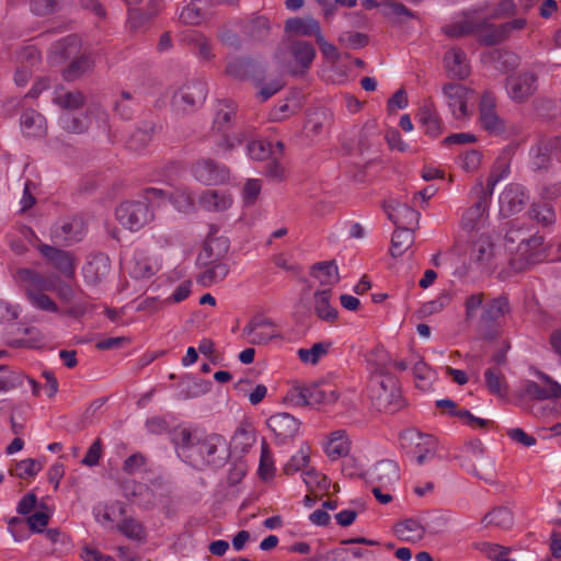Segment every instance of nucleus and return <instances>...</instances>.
Returning a JSON list of instances; mask_svg holds the SVG:
<instances>
[{"label": "nucleus", "instance_id": "1", "mask_svg": "<svg viewBox=\"0 0 561 561\" xmlns=\"http://www.w3.org/2000/svg\"><path fill=\"white\" fill-rule=\"evenodd\" d=\"M152 213L144 202H125L116 208V225L113 227V237L117 240L128 241L151 218Z\"/></svg>", "mask_w": 561, "mask_h": 561}, {"label": "nucleus", "instance_id": "2", "mask_svg": "<svg viewBox=\"0 0 561 561\" xmlns=\"http://www.w3.org/2000/svg\"><path fill=\"white\" fill-rule=\"evenodd\" d=\"M381 391L377 393L376 400L380 411L393 412L402 407L400 389L396 378L385 375L379 381Z\"/></svg>", "mask_w": 561, "mask_h": 561}, {"label": "nucleus", "instance_id": "3", "mask_svg": "<svg viewBox=\"0 0 561 561\" xmlns=\"http://www.w3.org/2000/svg\"><path fill=\"white\" fill-rule=\"evenodd\" d=\"M287 49L297 66V68L289 69L290 75L298 76L305 73L316 57L313 45L309 42L297 39L290 42Z\"/></svg>", "mask_w": 561, "mask_h": 561}, {"label": "nucleus", "instance_id": "4", "mask_svg": "<svg viewBox=\"0 0 561 561\" xmlns=\"http://www.w3.org/2000/svg\"><path fill=\"white\" fill-rule=\"evenodd\" d=\"M194 173L198 180L209 185L221 184L229 179V170L210 158L197 161Z\"/></svg>", "mask_w": 561, "mask_h": 561}, {"label": "nucleus", "instance_id": "5", "mask_svg": "<svg viewBox=\"0 0 561 561\" xmlns=\"http://www.w3.org/2000/svg\"><path fill=\"white\" fill-rule=\"evenodd\" d=\"M38 251L61 274H64L67 277H73L75 259L69 252L47 244L38 245Z\"/></svg>", "mask_w": 561, "mask_h": 561}, {"label": "nucleus", "instance_id": "6", "mask_svg": "<svg viewBox=\"0 0 561 561\" xmlns=\"http://www.w3.org/2000/svg\"><path fill=\"white\" fill-rule=\"evenodd\" d=\"M218 228L211 226L204 243V253L199 255V260H204L205 265L208 260L214 262L222 259L229 251V240L226 237L216 236Z\"/></svg>", "mask_w": 561, "mask_h": 561}, {"label": "nucleus", "instance_id": "7", "mask_svg": "<svg viewBox=\"0 0 561 561\" xmlns=\"http://www.w3.org/2000/svg\"><path fill=\"white\" fill-rule=\"evenodd\" d=\"M538 77L534 72L519 73L511 77L507 82L511 84L512 98L515 101L524 102L537 91Z\"/></svg>", "mask_w": 561, "mask_h": 561}, {"label": "nucleus", "instance_id": "8", "mask_svg": "<svg viewBox=\"0 0 561 561\" xmlns=\"http://www.w3.org/2000/svg\"><path fill=\"white\" fill-rule=\"evenodd\" d=\"M495 101L485 93L480 102V121L482 126L490 133L502 134L505 131L504 122L494 111Z\"/></svg>", "mask_w": 561, "mask_h": 561}, {"label": "nucleus", "instance_id": "9", "mask_svg": "<svg viewBox=\"0 0 561 561\" xmlns=\"http://www.w3.org/2000/svg\"><path fill=\"white\" fill-rule=\"evenodd\" d=\"M325 394L317 386L311 388L296 387L293 392L285 397L286 402L297 407L320 404L324 401Z\"/></svg>", "mask_w": 561, "mask_h": 561}, {"label": "nucleus", "instance_id": "10", "mask_svg": "<svg viewBox=\"0 0 561 561\" xmlns=\"http://www.w3.org/2000/svg\"><path fill=\"white\" fill-rule=\"evenodd\" d=\"M226 73L234 79L244 80L256 77L261 71L255 60L245 57H237L228 62Z\"/></svg>", "mask_w": 561, "mask_h": 561}, {"label": "nucleus", "instance_id": "11", "mask_svg": "<svg viewBox=\"0 0 561 561\" xmlns=\"http://www.w3.org/2000/svg\"><path fill=\"white\" fill-rule=\"evenodd\" d=\"M268 427L279 436H294L300 426V422L294 415L286 412H278L267 420Z\"/></svg>", "mask_w": 561, "mask_h": 561}, {"label": "nucleus", "instance_id": "12", "mask_svg": "<svg viewBox=\"0 0 561 561\" xmlns=\"http://www.w3.org/2000/svg\"><path fill=\"white\" fill-rule=\"evenodd\" d=\"M245 331L253 335L254 344H265L276 336L273 322L261 316L253 318Z\"/></svg>", "mask_w": 561, "mask_h": 561}, {"label": "nucleus", "instance_id": "13", "mask_svg": "<svg viewBox=\"0 0 561 561\" xmlns=\"http://www.w3.org/2000/svg\"><path fill=\"white\" fill-rule=\"evenodd\" d=\"M542 242L543 238L540 236H526V239H523L519 256L512 257L510 261L512 268L516 272L525 271L533 263L530 261V256H533V254H529L530 250L538 249Z\"/></svg>", "mask_w": 561, "mask_h": 561}, {"label": "nucleus", "instance_id": "14", "mask_svg": "<svg viewBox=\"0 0 561 561\" xmlns=\"http://www.w3.org/2000/svg\"><path fill=\"white\" fill-rule=\"evenodd\" d=\"M446 68L458 80L466 79L470 73V67L466 62V54L460 48H451L445 55Z\"/></svg>", "mask_w": 561, "mask_h": 561}, {"label": "nucleus", "instance_id": "15", "mask_svg": "<svg viewBox=\"0 0 561 561\" xmlns=\"http://www.w3.org/2000/svg\"><path fill=\"white\" fill-rule=\"evenodd\" d=\"M511 312V306L507 297L500 296L490 300L484 307L481 314V323H495L500 318Z\"/></svg>", "mask_w": 561, "mask_h": 561}, {"label": "nucleus", "instance_id": "16", "mask_svg": "<svg viewBox=\"0 0 561 561\" xmlns=\"http://www.w3.org/2000/svg\"><path fill=\"white\" fill-rule=\"evenodd\" d=\"M285 32L298 36L314 35L317 37L321 28L319 22L312 18H291L285 23Z\"/></svg>", "mask_w": 561, "mask_h": 561}, {"label": "nucleus", "instance_id": "17", "mask_svg": "<svg viewBox=\"0 0 561 561\" xmlns=\"http://www.w3.org/2000/svg\"><path fill=\"white\" fill-rule=\"evenodd\" d=\"M313 298L316 314L323 321L334 322L337 319V310L330 306L331 290L316 291Z\"/></svg>", "mask_w": 561, "mask_h": 561}, {"label": "nucleus", "instance_id": "18", "mask_svg": "<svg viewBox=\"0 0 561 561\" xmlns=\"http://www.w3.org/2000/svg\"><path fill=\"white\" fill-rule=\"evenodd\" d=\"M394 531L401 540L414 542L423 538L425 528L420 522L408 518L398 523L394 526Z\"/></svg>", "mask_w": 561, "mask_h": 561}, {"label": "nucleus", "instance_id": "19", "mask_svg": "<svg viewBox=\"0 0 561 561\" xmlns=\"http://www.w3.org/2000/svg\"><path fill=\"white\" fill-rule=\"evenodd\" d=\"M414 242V230L397 226L391 239V255L393 257L402 255Z\"/></svg>", "mask_w": 561, "mask_h": 561}, {"label": "nucleus", "instance_id": "20", "mask_svg": "<svg viewBox=\"0 0 561 561\" xmlns=\"http://www.w3.org/2000/svg\"><path fill=\"white\" fill-rule=\"evenodd\" d=\"M199 203L208 210L222 211L232 205V198L217 191H206L201 195Z\"/></svg>", "mask_w": 561, "mask_h": 561}, {"label": "nucleus", "instance_id": "21", "mask_svg": "<svg viewBox=\"0 0 561 561\" xmlns=\"http://www.w3.org/2000/svg\"><path fill=\"white\" fill-rule=\"evenodd\" d=\"M472 254L478 263L490 266L494 257V243L489 237L481 236L473 242Z\"/></svg>", "mask_w": 561, "mask_h": 561}, {"label": "nucleus", "instance_id": "22", "mask_svg": "<svg viewBox=\"0 0 561 561\" xmlns=\"http://www.w3.org/2000/svg\"><path fill=\"white\" fill-rule=\"evenodd\" d=\"M325 451L332 459H339L348 454L350 444L345 439L344 431H335L330 434Z\"/></svg>", "mask_w": 561, "mask_h": 561}, {"label": "nucleus", "instance_id": "23", "mask_svg": "<svg viewBox=\"0 0 561 561\" xmlns=\"http://www.w3.org/2000/svg\"><path fill=\"white\" fill-rule=\"evenodd\" d=\"M20 123L27 130L34 128V131L32 133L33 136L42 137L47 134V126L44 116L34 110L25 111L21 116Z\"/></svg>", "mask_w": 561, "mask_h": 561}, {"label": "nucleus", "instance_id": "24", "mask_svg": "<svg viewBox=\"0 0 561 561\" xmlns=\"http://www.w3.org/2000/svg\"><path fill=\"white\" fill-rule=\"evenodd\" d=\"M479 27L490 30V33L484 34L480 38V42L485 46H495L508 37L507 27H504L503 24L494 25L489 23L488 20H483L479 23Z\"/></svg>", "mask_w": 561, "mask_h": 561}, {"label": "nucleus", "instance_id": "25", "mask_svg": "<svg viewBox=\"0 0 561 561\" xmlns=\"http://www.w3.org/2000/svg\"><path fill=\"white\" fill-rule=\"evenodd\" d=\"M419 121L425 127V134L438 137L443 131L442 119L435 111L423 107L419 113Z\"/></svg>", "mask_w": 561, "mask_h": 561}, {"label": "nucleus", "instance_id": "26", "mask_svg": "<svg viewBox=\"0 0 561 561\" xmlns=\"http://www.w3.org/2000/svg\"><path fill=\"white\" fill-rule=\"evenodd\" d=\"M92 67L93 60L89 56L81 55L80 57L73 58L69 66L64 70V77L68 81L76 80L92 69Z\"/></svg>", "mask_w": 561, "mask_h": 561}, {"label": "nucleus", "instance_id": "27", "mask_svg": "<svg viewBox=\"0 0 561 561\" xmlns=\"http://www.w3.org/2000/svg\"><path fill=\"white\" fill-rule=\"evenodd\" d=\"M16 275L21 280L28 283L35 289L49 290L53 287V283L48 278L32 268H20L16 271Z\"/></svg>", "mask_w": 561, "mask_h": 561}, {"label": "nucleus", "instance_id": "28", "mask_svg": "<svg viewBox=\"0 0 561 561\" xmlns=\"http://www.w3.org/2000/svg\"><path fill=\"white\" fill-rule=\"evenodd\" d=\"M111 271V261L106 255L99 254L89 263L88 273H91V280L100 283Z\"/></svg>", "mask_w": 561, "mask_h": 561}, {"label": "nucleus", "instance_id": "29", "mask_svg": "<svg viewBox=\"0 0 561 561\" xmlns=\"http://www.w3.org/2000/svg\"><path fill=\"white\" fill-rule=\"evenodd\" d=\"M317 272H323L325 276V278L321 280L322 285H332L340 280V274L334 260L313 264L310 272L311 276L319 277Z\"/></svg>", "mask_w": 561, "mask_h": 561}, {"label": "nucleus", "instance_id": "30", "mask_svg": "<svg viewBox=\"0 0 561 561\" xmlns=\"http://www.w3.org/2000/svg\"><path fill=\"white\" fill-rule=\"evenodd\" d=\"M54 102L65 110H77L81 108L85 104L84 94L77 90L67 92L60 96H57Z\"/></svg>", "mask_w": 561, "mask_h": 561}, {"label": "nucleus", "instance_id": "31", "mask_svg": "<svg viewBox=\"0 0 561 561\" xmlns=\"http://www.w3.org/2000/svg\"><path fill=\"white\" fill-rule=\"evenodd\" d=\"M158 1L159 0H152V9L149 12H145L141 9L129 10V23L133 30L141 27L158 14Z\"/></svg>", "mask_w": 561, "mask_h": 561}, {"label": "nucleus", "instance_id": "32", "mask_svg": "<svg viewBox=\"0 0 561 561\" xmlns=\"http://www.w3.org/2000/svg\"><path fill=\"white\" fill-rule=\"evenodd\" d=\"M270 21L265 16H257L247 26L248 34L255 41L264 39L270 33Z\"/></svg>", "mask_w": 561, "mask_h": 561}, {"label": "nucleus", "instance_id": "33", "mask_svg": "<svg viewBox=\"0 0 561 561\" xmlns=\"http://www.w3.org/2000/svg\"><path fill=\"white\" fill-rule=\"evenodd\" d=\"M204 16L205 12L201 4L193 1L183 9L180 20L187 25H197L204 20Z\"/></svg>", "mask_w": 561, "mask_h": 561}, {"label": "nucleus", "instance_id": "34", "mask_svg": "<svg viewBox=\"0 0 561 561\" xmlns=\"http://www.w3.org/2000/svg\"><path fill=\"white\" fill-rule=\"evenodd\" d=\"M80 50V41L76 36H69L60 41L56 47V53L64 60L76 58Z\"/></svg>", "mask_w": 561, "mask_h": 561}, {"label": "nucleus", "instance_id": "35", "mask_svg": "<svg viewBox=\"0 0 561 561\" xmlns=\"http://www.w3.org/2000/svg\"><path fill=\"white\" fill-rule=\"evenodd\" d=\"M499 180H500V176H496L493 174L489 178L488 190L486 191H484L483 188L481 190V195H480L479 199L474 203V205L472 207H470L471 209L478 210L479 213H482L484 215V213L488 208L489 198L491 197L493 188H494L495 184L499 182Z\"/></svg>", "mask_w": 561, "mask_h": 561}, {"label": "nucleus", "instance_id": "36", "mask_svg": "<svg viewBox=\"0 0 561 561\" xmlns=\"http://www.w3.org/2000/svg\"><path fill=\"white\" fill-rule=\"evenodd\" d=\"M531 218L542 225H550L554 220V213L550 205L542 204H534L531 208Z\"/></svg>", "mask_w": 561, "mask_h": 561}, {"label": "nucleus", "instance_id": "37", "mask_svg": "<svg viewBox=\"0 0 561 561\" xmlns=\"http://www.w3.org/2000/svg\"><path fill=\"white\" fill-rule=\"evenodd\" d=\"M339 42L348 48H362L368 44L369 39L364 33L345 32L339 37Z\"/></svg>", "mask_w": 561, "mask_h": 561}, {"label": "nucleus", "instance_id": "38", "mask_svg": "<svg viewBox=\"0 0 561 561\" xmlns=\"http://www.w3.org/2000/svg\"><path fill=\"white\" fill-rule=\"evenodd\" d=\"M309 463V455L300 449L291 459L285 465V474H294L295 472L302 470Z\"/></svg>", "mask_w": 561, "mask_h": 561}, {"label": "nucleus", "instance_id": "39", "mask_svg": "<svg viewBox=\"0 0 561 561\" xmlns=\"http://www.w3.org/2000/svg\"><path fill=\"white\" fill-rule=\"evenodd\" d=\"M262 184L260 180L250 179L243 186V203L245 206H251L257 199L261 193Z\"/></svg>", "mask_w": 561, "mask_h": 561}, {"label": "nucleus", "instance_id": "40", "mask_svg": "<svg viewBox=\"0 0 561 561\" xmlns=\"http://www.w3.org/2000/svg\"><path fill=\"white\" fill-rule=\"evenodd\" d=\"M558 148H561V138L560 137H554V138L542 141L538 149V154H537L538 161L536 162L537 168L543 167V163L548 160V152H550L554 149H558Z\"/></svg>", "mask_w": 561, "mask_h": 561}, {"label": "nucleus", "instance_id": "41", "mask_svg": "<svg viewBox=\"0 0 561 561\" xmlns=\"http://www.w3.org/2000/svg\"><path fill=\"white\" fill-rule=\"evenodd\" d=\"M248 152L253 160H265L270 158L272 153L271 144H265L264 141H252L248 145Z\"/></svg>", "mask_w": 561, "mask_h": 561}, {"label": "nucleus", "instance_id": "42", "mask_svg": "<svg viewBox=\"0 0 561 561\" xmlns=\"http://www.w3.org/2000/svg\"><path fill=\"white\" fill-rule=\"evenodd\" d=\"M50 516L45 512H36L25 518L26 525L33 533H42L48 525Z\"/></svg>", "mask_w": 561, "mask_h": 561}, {"label": "nucleus", "instance_id": "43", "mask_svg": "<svg viewBox=\"0 0 561 561\" xmlns=\"http://www.w3.org/2000/svg\"><path fill=\"white\" fill-rule=\"evenodd\" d=\"M41 469H42V466L38 461H36L34 459H25V460H21L20 462L16 463L15 474L19 478L24 479L26 477L35 476L38 471H41Z\"/></svg>", "mask_w": 561, "mask_h": 561}, {"label": "nucleus", "instance_id": "44", "mask_svg": "<svg viewBox=\"0 0 561 561\" xmlns=\"http://www.w3.org/2000/svg\"><path fill=\"white\" fill-rule=\"evenodd\" d=\"M228 272H229V270H228L227 265L217 264L214 267H210V268L206 270L204 273H202L199 275L198 280L203 285L208 286L215 282V279L217 278L218 275L221 278H225L227 276Z\"/></svg>", "mask_w": 561, "mask_h": 561}, {"label": "nucleus", "instance_id": "45", "mask_svg": "<svg viewBox=\"0 0 561 561\" xmlns=\"http://www.w3.org/2000/svg\"><path fill=\"white\" fill-rule=\"evenodd\" d=\"M273 472H274L273 459H272V456L270 455L267 445L264 444L262 447L259 473L262 479L267 480L268 478H271L273 476Z\"/></svg>", "mask_w": 561, "mask_h": 561}, {"label": "nucleus", "instance_id": "46", "mask_svg": "<svg viewBox=\"0 0 561 561\" xmlns=\"http://www.w3.org/2000/svg\"><path fill=\"white\" fill-rule=\"evenodd\" d=\"M119 530L130 539L140 540L144 536V528L134 519H125L119 526Z\"/></svg>", "mask_w": 561, "mask_h": 561}, {"label": "nucleus", "instance_id": "47", "mask_svg": "<svg viewBox=\"0 0 561 561\" xmlns=\"http://www.w3.org/2000/svg\"><path fill=\"white\" fill-rule=\"evenodd\" d=\"M24 376L12 373L7 378L0 379V391L18 394V388L22 385Z\"/></svg>", "mask_w": 561, "mask_h": 561}, {"label": "nucleus", "instance_id": "48", "mask_svg": "<svg viewBox=\"0 0 561 561\" xmlns=\"http://www.w3.org/2000/svg\"><path fill=\"white\" fill-rule=\"evenodd\" d=\"M485 382L490 392L501 397L505 394L506 387H503L501 377L493 369L485 371Z\"/></svg>", "mask_w": 561, "mask_h": 561}, {"label": "nucleus", "instance_id": "49", "mask_svg": "<svg viewBox=\"0 0 561 561\" xmlns=\"http://www.w3.org/2000/svg\"><path fill=\"white\" fill-rule=\"evenodd\" d=\"M526 236L527 234L520 228H517V229L512 228L505 234L506 245L508 247V249L511 251H513L515 249V244H517L516 252L519 255L520 247L523 245V239H526Z\"/></svg>", "mask_w": 561, "mask_h": 561}, {"label": "nucleus", "instance_id": "50", "mask_svg": "<svg viewBox=\"0 0 561 561\" xmlns=\"http://www.w3.org/2000/svg\"><path fill=\"white\" fill-rule=\"evenodd\" d=\"M219 37L221 43L230 48L240 49L242 46V42L239 35L229 27L224 26L219 31Z\"/></svg>", "mask_w": 561, "mask_h": 561}, {"label": "nucleus", "instance_id": "51", "mask_svg": "<svg viewBox=\"0 0 561 561\" xmlns=\"http://www.w3.org/2000/svg\"><path fill=\"white\" fill-rule=\"evenodd\" d=\"M397 471V463L391 460L380 461L377 466V473L379 476V480H396Z\"/></svg>", "mask_w": 561, "mask_h": 561}, {"label": "nucleus", "instance_id": "52", "mask_svg": "<svg viewBox=\"0 0 561 561\" xmlns=\"http://www.w3.org/2000/svg\"><path fill=\"white\" fill-rule=\"evenodd\" d=\"M528 396L531 400L537 401H543L549 399L548 392L546 391V388L540 387L535 381H529L525 386L523 393H520V397Z\"/></svg>", "mask_w": 561, "mask_h": 561}, {"label": "nucleus", "instance_id": "53", "mask_svg": "<svg viewBox=\"0 0 561 561\" xmlns=\"http://www.w3.org/2000/svg\"><path fill=\"white\" fill-rule=\"evenodd\" d=\"M506 515V508L497 507L485 514L482 518V523L486 526L494 525L501 527L505 524Z\"/></svg>", "mask_w": 561, "mask_h": 561}, {"label": "nucleus", "instance_id": "54", "mask_svg": "<svg viewBox=\"0 0 561 561\" xmlns=\"http://www.w3.org/2000/svg\"><path fill=\"white\" fill-rule=\"evenodd\" d=\"M27 293L32 301L41 309L48 311H56L57 305L50 299L49 296L42 293H33L27 288Z\"/></svg>", "mask_w": 561, "mask_h": 561}, {"label": "nucleus", "instance_id": "55", "mask_svg": "<svg viewBox=\"0 0 561 561\" xmlns=\"http://www.w3.org/2000/svg\"><path fill=\"white\" fill-rule=\"evenodd\" d=\"M483 218V214L478 210L469 208L461 220V226L468 231H472L479 228V225Z\"/></svg>", "mask_w": 561, "mask_h": 561}, {"label": "nucleus", "instance_id": "56", "mask_svg": "<svg viewBox=\"0 0 561 561\" xmlns=\"http://www.w3.org/2000/svg\"><path fill=\"white\" fill-rule=\"evenodd\" d=\"M443 92L446 96L457 102L467 98L469 90L459 83H446L443 87Z\"/></svg>", "mask_w": 561, "mask_h": 561}, {"label": "nucleus", "instance_id": "57", "mask_svg": "<svg viewBox=\"0 0 561 561\" xmlns=\"http://www.w3.org/2000/svg\"><path fill=\"white\" fill-rule=\"evenodd\" d=\"M56 0H32L31 9L37 15H48L55 12Z\"/></svg>", "mask_w": 561, "mask_h": 561}, {"label": "nucleus", "instance_id": "58", "mask_svg": "<svg viewBox=\"0 0 561 561\" xmlns=\"http://www.w3.org/2000/svg\"><path fill=\"white\" fill-rule=\"evenodd\" d=\"M450 415L463 419L468 425L486 428L489 421L473 416L468 410L450 411Z\"/></svg>", "mask_w": 561, "mask_h": 561}, {"label": "nucleus", "instance_id": "59", "mask_svg": "<svg viewBox=\"0 0 561 561\" xmlns=\"http://www.w3.org/2000/svg\"><path fill=\"white\" fill-rule=\"evenodd\" d=\"M516 13V5L513 0H501L491 14L492 19L512 16Z\"/></svg>", "mask_w": 561, "mask_h": 561}, {"label": "nucleus", "instance_id": "60", "mask_svg": "<svg viewBox=\"0 0 561 561\" xmlns=\"http://www.w3.org/2000/svg\"><path fill=\"white\" fill-rule=\"evenodd\" d=\"M316 41L320 47L321 53L324 55V57H327L328 59H330L332 61L339 60L340 54H339L336 47L333 44L328 43L321 33L316 37Z\"/></svg>", "mask_w": 561, "mask_h": 561}, {"label": "nucleus", "instance_id": "61", "mask_svg": "<svg viewBox=\"0 0 561 561\" xmlns=\"http://www.w3.org/2000/svg\"><path fill=\"white\" fill-rule=\"evenodd\" d=\"M507 436L526 446V447H529V446H534L536 444V438L531 435H528L525 431H523L522 428H512V430H508L507 432Z\"/></svg>", "mask_w": 561, "mask_h": 561}, {"label": "nucleus", "instance_id": "62", "mask_svg": "<svg viewBox=\"0 0 561 561\" xmlns=\"http://www.w3.org/2000/svg\"><path fill=\"white\" fill-rule=\"evenodd\" d=\"M102 454V444L100 439H96L89 448L87 455L82 459V463L87 466H95Z\"/></svg>", "mask_w": 561, "mask_h": 561}, {"label": "nucleus", "instance_id": "63", "mask_svg": "<svg viewBox=\"0 0 561 561\" xmlns=\"http://www.w3.org/2000/svg\"><path fill=\"white\" fill-rule=\"evenodd\" d=\"M478 139L473 134H467V133H459V134H453L446 137L443 140V145L445 146H451V145H466V144H473Z\"/></svg>", "mask_w": 561, "mask_h": 561}, {"label": "nucleus", "instance_id": "64", "mask_svg": "<svg viewBox=\"0 0 561 561\" xmlns=\"http://www.w3.org/2000/svg\"><path fill=\"white\" fill-rule=\"evenodd\" d=\"M496 55L497 59L502 62V71L508 72L518 66V57L515 54L510 51H497Z\"/></svg>", "mask_w": 561, "mask_h": 561}]
</instances>
